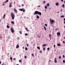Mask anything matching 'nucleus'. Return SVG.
<instances>
[{"label": "nucleus", "mask_w": 65, "mask_h": 65, "mask_svg": "<svg viewBox=\"0 0 65 65\" xmlns=\"http://www.w3.org/2000/svg\"><path fill=\"white\" fill-rule=\"evenodd\" d=\"M39 14V15H41V13L40 12L38 11H36L34 13V15H35V14Z\"/></svg>", "instance_id": "nucleus-1"}, {"label": "nucleus", "mask_w": 65, "mask_h": 65, "mask_svg": "<svg viewBox=\"0 0 65 65\" xmlns=\"http://www.w3.org/2000/svg\"><path fill=\"white\" fill-rule=\"evenodd\" d=\"M11 15L12 20H14V17H15V15L13 13H11Z\"/></svg>", "instance_id": "nucleus-2"}, {"label": "nucleus", "mask_w": 65, "mask_h": 65, "mask_svg": "<svg viewBox=\"0 0 65 65\" xmlns=\"http://www.w3.org/2000/svg\"><path fill=\"white\" fill-rule=\"evenodd\" d=\"M20 11H23V12H24L25 11V10L24 9H20Z\"/></svg>", "instance_id": "nucleus-3"}, {"label": "nucleus", "mask_w": 65, "mask_h": 65, "mask_svg": "<svg viewBox=\"0 0 65 65\" xmlns=\"http://www.w3.org/2000/svg\"><path fill=\"white\" fill-rule=\"evenodd\" d=\"M50 22L51 23V25H53V23H54V22H55V21L54 20H52Z\"/></svg>", "instance_id": "nucleus-4"}, {"label": "nucleus", "mask_w": 65, "mask_h": 65, "mask_svg": "<svg viewBox=\"0 0 65 65\" xmlns=\"http://www.w3.org/2000/svg\"><path fill=\"white\" fill-rule=\"evenodd\" d=\"M11 32L13 33L14 31H14V29H13V28H11Z\"/></svg>", "instance_id": "nucleus-5"}, {"label": "nucleus", "mask_w": 65, "mask_h": 65, "mask_svg": "<svg viewBox=\"0 0 65 65\" xmlns=\"http://www.w3.org/2000/svg\"><path fill=\"white\" fill-rule=\"evenodd\" d=\"M54 62L55 63H57V59L56 58H55Z\"/></svg>", "instance_id": "nucleus-6"}, {"label": "nucleus", "mask_w": 65, "mask_h": 65, "mask_svg": "<svg viewBox=\"0 0 65 65\" xmlns=\"http://www.w3.org/2000/svg\"><path fill=\"white\" fill-rule=\"evenodd\" d=\"M14 10L15 12V13H17V10H16V9H14Z\"/></svg>", "instance_id": "nucleus-7"}, {"label": "nucleus", "mask_w": 65, "mask_h": 65, "mask_svg": "<svg viewBox=\"0 0 65 65\" xmlns=\"http://www.w3.org/2000/svg\"><path fill=\"white\" fill-rule=\"evenodd\" d=\"M19 44H17L16 47V48H19Z\"/></svg>", "instance_id": "nucleus-8"}, {"label": "nucleus", "mask_w": 65, "mask_h": 65, "mask_svg": "<svg viewBox=\"0 0 65 65\" xmlns=\"http://www.w3.org/2000/svg\"><path fill=\"white\" fill-rule=\"evenodd\" d=\"M11 23L13 24H14V21H12L11 22Z\"/></svg>", "instance_id": "nucleus-9"}, {"label": "nucleus", "mask_w": 65, "mask_h": 65, "mask_svg": "<svg viewBox=\"0 0 65 65\" xmlns=\"http://www.w3.org/2000/svg\"><path fill=\"white\" fill-rule=\"evenodd\" d=\"M25 29L27 31H29V30H28V28L26 27L25 28Z\"/></svg>", "instance_id": "nucleus-10"}, {"label": "nucleus", "mask_w": 65, "mask_h": 65, "mask_svg": "<svg viewBox=\"0 0 65 65\" xmlns=\"http://www.w3.org/2000/svg\"><path fill=\"white\" fill-rule=\"evenodd\" d=\"M57 35L59 36V35H60V32H58L57 33Z\"/></svg>", "instance_id": "nucleus-11"}, {"label": "nucleus", "mask_w": 65, "mask_h": 65, "mask_svg": "<svg viewBox=\"0 0 65 65\" xmlns=\"http://www.w3.org/2000/svg\"><path fill=\"white\" fill-rule=\"evenodd\" d=\"M7 28H8V29H9V28H10V26H8V25H7Z\"/></svg>", "instance_id": "nucleus-12"}, {"label": "nucleus", "mask_w": 65, "mask_h": 65, "mask_svg": "<svg viewBox=\"0 0 65 65\" xmlns=\"http://www.w3.org/2000/svg\"><path fill=\"white\" fill-rule=\"evenodd\" d=\"M49 37H52V35L50 34L49 35Z\"/></svg>", "instance_id": "nucleus-13"}, {"label": "nucleus", "mask_w": 65, "mask_h": 65, "mask_svg": "<svg viewBox=\"0 0 65 65\" xmlns=\"http://www.w3.org/2000/svg\"><path fill=\"white\" fill-rule=\"evenodd\" d=\"M37 48L38 49H39V50H40V47L39 46L37 47Z\"/></svg>", "instance_id": "nucleus-14"}, {"label": "nucleus", "mask_w": 65, "mask_h": 65, "mask_svg": "<svg viewBox=\"0 0 65 65\" xmlns=\"http://www.w3.org/2000/svg\"><path fill=\"white\" fill-rule=\"evenodd\" d=\"M44 28L45 30H46V28L45 27V26H44Z\"/></svg>", "instance_id": "nucleus-15"}, {"label": "nucleus", "mask_w": 65, "mask_h": 65, "mask_svg": "<svg viewBox=\"0 0 65 65\" xmlns=\"http://www.w3.org/2000/svg\"><path fill=\"white\" fill-rule=\"evenodd\" d=\"M47 6H48V7L49 6H50V4L48 3L47 4Z\"/></svg>", "instance_id": "nucleus-16"}, {"label": "nucleus", "mask_w": 65, "mask_h": 65, "mask_svg": "<svg viewBox=\"0 0 65 65\" xmlns=\"http://www.w3.org/2000/svg\"><path fill=\"white\" fill-rule=\"evenodd\" d=\"M37 19H39V17L38 15H37Z\"/></svg>", "instance_id": "nucleus-17"}, {"label": "nucleus", "mask_w": 65, "mask_h": 65, "mask_svg": "<svg viewBox=\"0 0 65 65\" xmlns=\"http://www.w3.org/2000/svg\"><path fill=\"white\" fill-rule=\"evenodd\" d=\"M46 44H44L42 45L43 46H46Z\"/></svg>", "instance_id": "nucleus-18"}, {"label": "nucleus", "mask_w": 65, "mask_h": 65, "mask_svg": "<svg viewBox=\"0 0 65 65\" xmlns=\"http://www.w3.org/2000/svg\"><path fill=\"white\" fill-rule=\"evenodd\" d=\"M64 17H65V16L64 15H61V16L60 17L61 18H64Z\"/></svg>", "instance_id": "nucleus-19"}, {"label": "nucleus", "mask_w": 65, "mask_h": 65, "mask_svg": "<svg viewBox=\"0 0 65 65\" xmlns=\"http://www.w3.org/2000/svg\"><path fill=\"white\" fill-rule=\"evenodd\" d=\"M57 45L58 46H61V45L60 44H57Z\"/></svg>", "instance_id": "nucleus-20"}, {"label": "nucleus", "mask_w": 65, "mask_h": 65, "mask_svg": "<svg viewBox=\"0 0 65 65\" xmlns=\"http://www.w3.org/2000/svg\"><path fill=\"white\" fill-rule=\"evenodd\" d=\"M58 3H56V6H58Z\"/></svg>", "instance_id": "nucleus-21"}, {"label": "nucleus", "mask_w": 65, "mask_h": 65, "mask_svg": "<svg viewBox=\"0 0 65 65\" xmlns=\"http://www.w3.org/2000/svg\"><path fill=\"white\" fill-rule=\"evenodd\" d=\"M62 7H63V8H64L65 7V6L64 5V4H63V5Z\"/></svg>", "instance_id": "nucleus-22"}, {"label": "nucleus", "mask_w": 65, "mask_h": 65, "mask_svg": "<svg viewBox=\"0 0 65 65\" xmlns=\"http://www.w3.org/2000/svg\"><path fill=\"white\" fill-rule=\"evenodd\" d=\"M8 2V0H7L5 2V3H6V2Z\"/></svg>", "instance_id": "nucleus-23"}, {"label": "nucleus", "mask_w": 65, "mask_h": 65, "mask_svg": "<svg viewBox=\"0 0 65 65\" xmlns=\"http://www.w3.org/2000/svg\"><path fill=\"white\" fill-rule=\"evenodd\" d=\"M25 50L26 51H27V50H28V48H27V47H26L25 48Z\"/></svg>", "instance_id": "nucleus-24"}, {"label": "nucleus", "mask_w": 65, "mask_h": 65, "mask_svg": "<svg viewBox=\"0 0 65 65\" xmlns=\"http://www.w3.org/2000/svg\"><path fill=\"white\" fill-rule=\"evenodd\" d=\"M45 9H47V6H45Z\"/></svg>", "instance_id": "nucleus-25"}, {"label": "nucleus", "mask_w": 65, "mask_h": 65, "mask_svg": "<svg viewBox=\"0 0 65 65\" xmlns=\"http://www.w3.org/2000/svg\"><path fill=\"white\" fill-rule=\"evenodd\" d=\"M59 58L60 59H61V56H59Z\"/></svg>", "instance_id": "nucleus-26"}, {"label": "nucleus", "mask_w": 65, "mask_h": 65, "mask_svg": "<svg viewBox=\"0 0 65 65\" xmlns=\"http://www.w3.org/2000/svg\"><path fill=\"white\" fill-rule=\"evenodd\" d=\"M63 63H65V61L64 60H63Z\"/></svg>", "instance_id": "nucleus-27"}, {"label": "nucleus", "mask_w": 65, "mask_h": 65, "mask_svg": "<svg viewBox=\"0 0 65 65\" xmlns=\"http://www.w3.org/2000/svg\"><path fill=\"white\" fill-rule=\"evenodd\" d=\"M19 32H20V34H22V32H21V31H20Z\"/></svg>", "instance_id": "nucleus-28"}, {"label": "nucleus", "mask_w": 65, "mask_h": 65, "mask_svg": "<svg viewBox=\"0 0 65 65\" xmlns=\"http://www.w3.org/2000/svg\"><path fill=\"white\" fill-rule=\"evenodd\" d=\"M26 45H27V47L29 46V45H28V43L26 44Z\"/></svg>", "instance_id": "nucleus-29"}, {"label": "nucleus", "mask_w": 65, "mask_h": 65, "mask_svg": "<svg viewBox=\"0 0 65 65\" xmlns=\"http://www.w3.org/2000/svg\"><path fill=\"white\" fill-rule=\"evenodd\" d=\"M17 39H18V40L20 39V38H19V37H18L17 38Z\"/></svg>", "instance_id": "nucleus-30"}, {"label": "nucleus", "mask_w": 65, "mask_h": 65, "mask_svg": "<svg viewBox=\"0 0 65 65\" xmlns=\"http://www.w3.org/2000/svg\"><path fill=\"white\" fill-rule=\"evenodd\" d=\"M45 26H47V25L46 24H45Z\"/></svg>", "instance_id": "nucleus-31"}, {"label": "nucleus", "mask_w": 65, "mask_h": 65, "mask_svg": "<svg viewBox=\"0 0 65 65\" xmlns=\"http://www.w3.org/2000/svg\"><path fill=\"white\" fill-rule=\"evenodd\" d=\"M10 60H12V57L10 58Z\"/></svg>", "instance_id": "nucleus-32"}, {"label": "nucleus", "mask_w": 65, "mask_h": 65, "mask_svg": "<svg viewBox=\"0 0 65 65\" xmlns=\"http://www.w3.org/2000/svg\"><path fill=\"white\" fill-rule=\"evenodd\" d=\"M43 50H44V51H45V47H43Z\"/></svg>", "instance_id": "nucleus-33"}, {"label": "nucleus", "mask_w": 65, "mask_h": 65, "mask_svg": "<svg viewBox=\"0 0 65 65\" xmlns=\"http://www.w3.org/2000/svg\"><path fill=\"white\" fill-rule=\"evenodd\" d=\"M25 35H26V36H27V35H28L27 34H25Z\"/></svg>", "instance_id": "nucleus-34"}, {"label": "nucleus", "mask_w": 65, "mask_h": 65, "mask_svg": "<svg viewBox=\"0 0 65 65\" xmlns=\"http://www.w3.org/2000/svg\"><path fill=\"white\" fill-rule=\"evenodd\" d=\"M50 50V48L48 47L47 48V50Z\"/></svg>", "instance_id": "nucleus-35"}, {"label": "nucleus", "mask_w": 65, "mask_h": 65, "mask_svg": "<svg viewBox=\"0 0 65 65\" xmlns=\"http://www.w3.org/2000/svg\"><path fill=\"white\" fill-rule=\"evenodd\" d=\"M62 56H63V58H65V56H64V55H63Z\"/></svg>", "instance_id": "nucleus-36"}, {"label": "nucleus", "mask_w": 65, "mask_h": 65, "mask_svg": "<svg viewBox=\"0 0 65 65\" xmlns=\"http://www.w3.org/2000/svg\"><path fill=\"white\" fill-rule=\"evenodd\" d=\"M12 5V3H10V5Z\"/></svg>", "instance_id": "nucleus-37"}, {"label": "nucleus", "mask_w": 65, "mask_h": 65, "mask_svg": "<svg viewBox=\"0 0 65 65\" xmlns=\"http://www.w3.org/2000/svg\"><path fill=\"white\" fill-rule=\"evenodd\" d=\"M43 3L44 4L45 3V1H44L43 2Z\"/></svg>", "instance_id": "nucleus-38"}, {"label": "nucleus", "mask_w": 65, "mask_h": 65, "mask_svg": "<svg viewBox=\"0 0 65 65\" xmlns=\"http://www.w3.org/2000/svg\"><path fill=\"white\" fill-rule=\"evenodd\" d=\"M3 17H5V14H4V15Z\"/></svg>", "instance_id": "nucleus-39"}, {"label": "nucleus", "mask_w": 65, "mask_h": 65, "mask_svg": "<svg viewBox=\"0 0 65 65\" xmlns=\"http://www.w3.org/2000/svg\"><path fill=\"white\" fill-rule=\"evenodd\" d=\"M56 31L58 30V28H57L56 29Z\"/></svg>", "instance_id": "nucleus-40"}, {"label": "nucleus", "mask_w": 65, "mask_h": 65, "mask_svg": "<svg viewBox=\"0 0 65 65\" xmlns=\"http://www.w3.org/2000/svg\"><path fill=\"white\" fill-rule=\"evenodd\" d=\"M31 55L32 56H34V54H32Z\"/></svg>", "instance_id": "nucleus-41"}, {"label": "nucleus", "mask_w": 65, "mask_h": 65, "mask_svg": "<svg viewBox=\"0 0 65 65\" xmlns=\"http://www.w3.org/2000/svg\"><path fill=\"white\" fill-rule=\"evenodd\" d=\"M24 58L25 59H26V58H27V56H25Z\"/></svg>", "instance_id": "nucleus-42"}, {"label": "nucleus", "mask_w": 65, "mask_h": 65, "mask_svg": "<svg viewBox=\"0 0 65 65\" xmlns=\"http://www.w3.org/2000/svg\"><path fill=\"white\" fill-rule=\"evenodd\" d=\"M9 7L10 8L11 7V5H9Z\"/></svg>", "instance_id": "nucleus-43"}, {"label": "nucleus", "mask_w": 65, "mask_h": 65, "mask_svg": "<svg viewBox=\"0 0 65 65\" xmlns=\"http://www.w3.org/2000/svg\"><path fill=\"white\" fill-rule=\"evenodd\" d=\"M61 11V12H62V11H63V10H62V9H61V10H60Z\"/></svg>", "instance_id": "nucleus-44"}, {"label": "nucleus", "mask_w": 65, "mask_h": 65, "mask_svg": "<svg viewBox=\"0 0 65 65\" xmlns=\"http://www.w3.org/2000/svg\"><path fill=\"white\" fill-rule=\"evenodd\" d=\"M19 62H20V63H21V60H19Z\"/></svg>", "instance_id": "nucleus-45"}, {"label": "nucleus", "mask_w": 65, "mask_h": 65, "mask_svg": "<svg viewBox=\"0 0 65 65\" xmlns=\"http://www.w3.org/2000/svg\"><path fill=\"white\" fill-rule=\"evenodd\" d=\"M62 42L63 43H65V42H64V41H63Z\"/></svg>", "instance_id": "nucleus-46"}, {"label": "nucleus", "mask_w": 65, "mask_h": 65, "mask_svg": "<svg viewBox=\"0 0 65 65\" xmlns=\"http://www.w3.org/2000/svg\"><path fill=\"white\" fill-rule=\"evenodd\" d=\"M61 2H63V0H61Z\"/></svg>", "instance_id": "nucleus-47"}, {"label": "nucleus", "mask_w": 65, "mask_h": 65, "mask_svg": "<svg viewBox=\"0 0 65 65\" xmlns=\"http://www.w3.org/2000/svg\"><path fill=\"white\" fill-rule=\"evenodd\" d=\"M50 21L52 20L51 19H50Z\"/></svg>", "instance_id": "nucleus-48"}, {"label": "nucleus", "mask_w": 65, "mask_h": 65, "mask_svg": "<svg viewBox=\"0 0 65 65\" xmlns=\"http://www.w3.org/2000/svg\"><path fill=\"white\" fill-rule=\"evenodd\" d=\"M13 60H15V58H13Z\"/></svg>", "instance_id": "nucleus-49"}, {"label": "nucleus", "mask_w": 65, "mask_h": 65, "mask_svg": "<svg viewBox=\"0 0 65 65\" xmlns=\"http://www.w3.org/2000/svg\"><path fill=\"white\" fill-rule=\"evenodd\" d=\"M23 49H24V48H25V47H23Z\"/></svg>", "instance_id": "nucleus-50"}, {"label": "nucleus", "mask_w": 65, "mask_h": 65, "mask_svg": "<svg viewBox=\"0 0 65 65\" xmlns=\"http://www.w3.org/2000/svg\"><path fill=\"white\" fill-rule=\"evenodd\" d=\"M63 20L64 21H65V18H64V19H63Z\"/></svg>", "instance_id": "nucleus-51"}, {"label": "nucleus", "mask_w": 65, "mask_h": 65, "mask_svg": "<svg viewBox=\"0 0 65 65\" xmlns=\"http://www.w3.org/2000/svg\"><path fill=\"white\" fill-rule=\"evenodd\" d=\"M22 6H24V4H22Z\"/></svg>", "instance_id": "nucleus-52"}, {"label": "nucleus", "mask_w": 65, "mask_h": 65, "mask_svg": "<svg viewBox=\"0 0 65 65\" xmlns=\"http://www.w3.org/2000/svg\"><path fill=\"white\" fill-rule=\"evenodd\" d=\"M40 53H41L42 52V51H40Z\"/></svg>", "instance_id": "nucleus-53"}, {"label": "nucleus", "mask_w": 65, "mask_h": 65, "mask_svg": "<svg viewBox=\"0 0 65 65\" xmlns=\"http://www.w3.org/2000/svg\"><path fill=\"white\" fill-rule=\"evenodd\" d=\"M40 6H38V7H40Z\"/></svg>", "instance_id": "nucleus-54"}, {"label": "nucleus", "mask_w": 65, "mask_h": 65, "mask_svg": "<svg viewBox=\"0 0 65 65\" xmlns=\"http://www.w3.org/2000/svg\"><path fill=\"white\" fill-rule=\"evenodd\" d=\"M0 64H1V62L0 61Z\"/></svg>", "instance_id": "nucleus-55"}, {"label": "nucleus", "mask_w": 65, "mask_h": 65, "mask_svg": "<svg viewBox=\"0 0 65 65\" xmlns=\"http://www.w3.org/2000/svg\"><path fill=\"white\" fill-rule=\"evenodd\" d=\"M54 47H55V45H54Z\"/></svg>", "instance_id": "nucleus-56"}, {"label": "nucleus", "mask_w": 65, "mask_h": 65, "mask_svg": "<svg viewBox=\"0 0 65 65\" xmlns=\"http://www.w3.org/2000/svg\"><path fill=\"white\" fill-rule=\"evenodd\" d=\"M51 38H50V40H51V39H52V37H50Z\"/></svg>", "instance_id": "nucleus-57"}, {"label": "nucleus", "mask_w": 65, "mask_h": 65, "mask_svg": "<svg viewBox=\"0 0 65 65\" xmlns=\"http://www.w3.org/2000/svg\"><path fill=\"white\" fill-rule=\"evenodd\" d=\"M64 23L65 24V21L64 22Z\"/></svg>", "instance_id": "nucleus-58"}, {"label": "nucleus", "mask_w": 65, "mask_h": 65, "mask_svg": "<svg viewBox=\"0 0 65 65\" xmlns=\"http://www.w3.org/2000/svg\"><path fill=\"white\" fill-rule=\"evenodd\" d=\"M4 18H5V17H4L3 16V19H4Z\"/></svg>", "instance_id": "nucleus-59"}, {"label": "nucleus", "mask_w": 65, "mask_h": 65, "mask_svg": "<svg viewBox=\"0 0 65 65\" xmlns=\"http://www.w3.org/2000/svg\"><path fill=\"white\" fill-rule=\"evenodd\" d=\"M59 13V12H57V13Z\"/></svg>", "instance_id": "nucleus-60"}, {"label": "nucleus", "mask_w": 65, "mask_h": 65, "mask_svg": "<svg viewBox=\"0 0 65 65\" xmlns=\"http://www.w3.org/2000/svg\"><path fill=\"white\" fill-rule=\"evenodd\" d=\"M51 60H49V62H51Z\"/></svg>", "instance_id": "nucleus-61"}, {"label": "nucleus", "mask_w": 65, "mask_h": 65, "mask_svg": "<svg viewBox=\"0 0 65 65\" xmlns=\"http://www.w3.org/2000/svg\"><path fill=\"white\" fill-rule=\"evenodd\" d=\"M64 3L65 4V1H64Z\"/></svg>", "instance_id": "nucleus-62"}, {"label": "nucleus", "mask_w": 65, "mask_h": 65, "mask_svg": "<svg viewBox=\"0 0 65 65\" xmlns=\"http://www.w3.org/2000/svg\"><path fill=\"white\" fill-rule=\"evenodd\" d=\"M64 39H65V37H64Z\"/></svg>", "instance_id": "nucleus-63"}, {"label": "nucleus", "mask_w": 65, "mask_h": 65, "mask_svg": "<svg viewBox=\"0 0 65 65\" xmlns=\"http://www.w3.org/2000/svg\"><path fill=\"white\" fill-rule=\"evenodd\" d=\"M2 65H4V64H3Z\"/></svg>", "instance_id": "nucleus-64"}]
</instances>
